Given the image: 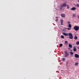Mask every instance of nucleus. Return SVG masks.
I'll use <instances>...</instances> for the list:
<instances>
[{
  "label": "nucleus",
  "instance_id": "obj_1",
  "mask_svg": "<svg viewBox=\"0 0 79 79\" xmlns=\"http://www.w3.org/2000/svg\"><path fill=\"white\" fill-rule=\"evenodd\" d=\"M63 34L65 35V36H68L69 35V38L70 39H73V35L71 33H69L68 34L65 33H63Z\"/></svg>",
  "mask_w": 79,
  "mask_h": 79
},
{
  "label": "nucleus",
  "instance_id": "obj_2",
  "mask_svg": "<svg viewBox=\"0 0 79 79\" xmlns=\"http://www.w3.org/2000/svg\"><path fill=\"white\" fill-rule=\"evenodd\" d=\"M73 29H74L75 31H77L79 29V27L78 26H75L74 27Z\"/></svg>",
  "mask_w": 79,
  "mask_h": 79
},
{
  "label": "nucleus",
  "instance_id": "obj_3",
  "mask_svg": "<svg viewBox=\"0 0 79 79\" xmlns=\"http://www.w3.org/2000/svg\"><path fill=\"white\" fill-rule=\"evenodd\" d=\"M64 53H65V57H68V56H69V53L67 52V51H65Z\"/></svg>",
  "mask_w": 79,
  "mask_h": 79
},
{
  "label": "nucleus",
  "instance_id": "obj_4",
  "mask_svg": "<svg viewBox=\"0 0 79 79\" xmlns=\"http://www.w3.org/2000/svg\"><path fill=\"white\" fill-rule=\"evenodd\" d=\"M68 27L69 28H67L68 30H70V29H71V24H69V26Z\"/></svg>",
  "mask_w": 79,
  "mask_h": 79
},
{
  "label": "nucleus",
  "instance_id": "obj_5",
  "mask_svg": "<svg viewBox=\"0 0 79 79\" xmlns=\"http://www.w3.org/2000/svg\"><path fill=\"white\" fill-rule=\"evenodd\" d=\"M74 56L75 57V58H79V55L75 54H74Z\"/></svg>",
  "mask_w": 79,
  "mask_h": 79
},
{
  "label": "nucleus",
  "instance_id": "obj_6",
  "mask_svg": "<svg viewBox=\"0 0 79 79\" xmlns=\"http://www.w3.org/2000/svg\"><path fill=\"white\" fill-rule=\"evenodd\" d=\"M76 9V7H72V8H71L70 9L71 10H72L73 11H74V10H75Z\"/></svg>",
  "mask_w": 79,
  "mask_h": 79
},
{
  "label": "nucleus",
  "instance_id": "obj_7",
  "mask_svg": "<svg viewBox=\"0 0 79 79\" xmlns=\"http://www.w3.org/2000/svg\"><path fill=\"white\" fill-rule=\"evenodd\" d=\"M73 51H74V52H76V47L74 46L73 47Z\"/></svg>",
  "mask_w": 79,
  "mask_h": 79
},
{
  "label": "nucleus",
  "instance_id": "obj_8",
  "mask_svg": "<svg viewBox=\"0 0 79 79\" xmlns=\"http://www.w3.org/2000/svg\"><path fill=\"white\" fill-rule=\"evenodd\" d=\"M65 15H65V14H62L61 15V16L62 17V18H65Z\"/></svg>",
  "mask_w": 79,
  "mask_h": 79
},
{
  "label": "nucleus",
  "instance_id": "obj_9",
  "mask_svg": "<svg viewBox=\"0 0 79 79\" xmlns=\"http://www.w3.org/2000/svg\"><path fill=\"white\" fill-rule=\"evenodd\" d=\"M74 39H75V40H77V37L76 35H75Z\"/></svg>",
  "mask_w": 79,
  "mask_h": 79
},
{
  "label": "nucleus",
  "instance_id": "obj_10",
  "mask_svg": "<svg viewBox=\"0 0 79 79\" xmlns=\"http://www.w3.org/2000/svg\"><path fill=\"white\" fill-rule=\"evenodd\" d=\"M69 47H70V48H72V47H73V46H72V45L70 44L69 45Z\"/></svg>",
  "mask_w": 79,
  "mask_h": 79
},
{
  "label": "nucleus",
  "instance_id": "obj_11",
  "mask_svg": "<svg viewBox=\"0 0 79 79\" xmlns=\"http://www.w3.org/2000/svg\"><path fill=\"white\" fill-rule=\"evenodd\" d=\"M63 6H67L66 4L65 3H64L63 4Z\"/></svg>",
  "mask_w": 79,
  "mask_h": 79
},
{
  "label": "nucleus",
  "instance_id": "obj_12",
  "mask_svg": "<svg viewBox=\"0 0 79 79\" xmlns=\"http://www.w3.org/2000/svg\"><path fill=\"white\" fill-rule=\"evenodd\" d=\"M70 55H73L74 54V53L73 52H70Z\"/></svg>",
  "mask_w": 79,
  "mask_h": 79
},
{
  "label": "nucleus",
  "instance_id": "obj_13",
  "mask_svg": "<svg viewBox=\"0 0 79 79\" xmlns=\"http://www.w3.org/2000/svg\"><path fill=\"white\" fill-rule=\"evenodd\" d=\"M59 46L61 47L63 46V44H59Z\"/></svg>",
  "mask_w": 79,
  "mask_h": 79
},
{
  "label": "nucleus",
  "instance_id": "obj_14",
  "mask_svg": "<svg viewBox=\"0 0 79 79\" xmlns=\"http://www.w3.org/2000/svg\"><path fill=\"white\" fill-rule=\"evenodd\" d=\"M67 9H69V5H67Z\"/></svg>",
  "mask_w": 79,
  "mask_h": 79
},
{
  "label": "nucleus",
  "instance_id": "obj_15",
  "mask_svg": "<svg viewBox=\"0 0 79 79\" xmlns=\"http://www.w3.org/2000/svg\"><path fill=\"white\" fill-rule=\"evenodd\" d=\"M61 38H62V39H64V36H63V35H61Z\"/></svg>",
  "mask_w": 79,
  "mask_h": 79
},
{
  "label": "nucleus",
  "instance_id": "obj_16",
  "mask_svg": "<svg viewBox=\"0 0 79 79\" xmlns=\"http://www.w3.org/2000/svg\"><path fill=\"white\" fill-rule=\"evenodd\" d=\"M76 44L77 45H79V41H77L76 42Z\"/></svg>",
  "mask_w": 79,
  "mask_h": 79
},
{
  "label": "nucleus",
  "instance_id": "obj_17",
  "mask_svg": "<svg viewBox=\"0 0 79 79\" xmlns=\"http://www.w3.org/2000/svg\"><path fill=\"white\" fill-rule=\"evenodd\" d=\"M79 64L78 63H76L75 64V65L77 66V64Z\"/></svg>",
  "mask_w": 79,
  "mask_h": 79
},
{
  "label": "nucleus",
  "instance_id": "obj_18",
  "mask_svg": "<svg viewBox=\"0 0 79 79\" xmlns=\"http://www.w3.org/2000/svg\"><path fill=\"white\" fill-rule=\"evenodd\" d=\"M65 44H68V41H65Z\"/></svg>",
  "mask_w": 79,
  "mask_h": 79
},
{
  "label": "nucleus",
  "instance_id": "obj_19",
  "mask_svg": "<svg viewBox=\"0 0 79 79\" xmlns=\"http://www.w3.org/2000/svg\"><path fill=\"white\" fill-rule=\"evenodd\" d=\"M77 7H79V4H77Z\"/></svg>",
  "mask_w": 79,
  "mask_h": 79
},
{
  "label": "nucleus",
  "instance_id": "obj_20",
  "mask_svg": "<svg viewBox=\"0 0 79 79\" xmlns=\"http://www.w3.org/2000/svg\"><path fill=\"white\" fill-rule=\"evenodd\" d=\"M73 17H76V16H75L76 15H75V14H73Z\"/></svg>",
  "mask_w": 79,
  "mask_h": 79
},
{
  "label": "nucleus",
  "instance_id": "obj_21",
  "mask_svg": "<svg viewBox=\"0 0 79 79\" xmlns=\"http://www.w3.org/2000/svg\"><path fill=\"white\" fill-rule=\"evenodd\" d=\"M63 22H61V25H63Z\"/></svg>",
  "mask_w": 79,
  "mask_h": 79
},
{
  "label": "nucleus",
  "instance_id": "obj_22",
  "mask_svg": "<svg viewBox=\"0 0 79 79\" xmlns=\"http://www.w3.org/2000/svg\"><path fill=\"white\" fill-rule=\"evenodd\" d=\"M62 60L63 61H64L65 60V58H62Z\"/></svg>",
  "mask_w": 79,
  "mask_h": 79
},
{
  "label": "nucleus",
  "instance_id": "obj_23",
  "mask_svg": "<svg viewBox=\"0 0 79 79\" xmlns=\"http://www.w3.org/2000/svg\"><path fill=\"white\" fill-rule=\"evenodd\" d=\"M63 5H61L60 6V8H63Z\"/></svg>",
  "mask_w": 79,
  "mask_h": 79
},
{
  "label": "nucleus",
  "instance_id": "obj_24",
  "mask_svg": "<svg viewBox=\"0 0 79 79\" xmlns=\"http://www.w3.org/2000/svg\"><path fill=\"white\" fill-rule=\"evenodd\" d=\"M58 19H56V22H58Z\"/></svg>",
  "mask_w": 79,
  "mask_h": 79
},
{
  "label": "nucleus",
  "instance_id": "obj_25",
  "mask_svg": "<svg viewBox=\"0 0 79 79\" xmlns=\"http://www.w3.org/2000/svg\"><path fill=\"white\" fill-rule=\"evenodd\" d=\"M63 22V20L60 19V22Z\"/></svg>",
  "mask_w": 79,
  "mask_h": 79
},
{
  "label": "nucleus",
  "instance_id": "obj_26",
  "mask_svg": "<svg viewBox=\"0 0 79 79\" xmlns=\"http://www.w3.org/2000/svg\"><path fill=\"white\" fill-rule=\"evenodd\" d=\"M67 23H68V24H70V21H69V22H67Z\"/></svg>",
  "mask_w": 79,
  "mask_h": 79
},
{
  "label": "nucleus",
  "instance_id": "obj_27",
  "mask_svg": "<svg viewBox=\"0 0 79 79\" xmlns=\"http://www.w3.org/2000/svg\"><path fill=\"white\" fill-rule=\"evenodd\" d=\"M66 66H68V62H66Z\"/></svg>",
  "mask_w": 79,
  "mask_h": 79
},
{
  "label": "nucleus",
  "instance_id": "obj_28",
  "mask_svg": "<svg viewBox=\"0 0 79 79\" xmlns=\"http://www.w3.org/2000/svg\"><path fill=\"white\" fill-rule=\"evenodd\" d=\"M58 18V17H56V18Z\"/></svg>",
  "mask_w": 79,
  "mask_h": 79
},
{
  "label": "nucleus",
  "instance_id": "obj_29",
  "mask_svg": "<svg viewBox=\"0 0 79 79\" xmlns=\"http://www.w3.org/2000/svg\"><path fill=\"white\" fill-rule=\"evenodd\" d=\"M78 19H79V16H78Z\"/></svg>",
  "mask_w": 79,
  "mask_h": 79
},
{
  "label": "nucleus",
  "instance_id": "obj_30",
  "mask_svg": "<svg viewBox=\"0 0 79 79\" xmlns=\"http://www.w3.org/2000/svg\"><path fill=\"white\" fill-rule=\"evenodd\" d=\"M60 9H61V10H62V8H60Z\"/></svg>",
  "mask_w": 79,
  "mask_h": 79
}]
</instances>
